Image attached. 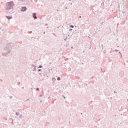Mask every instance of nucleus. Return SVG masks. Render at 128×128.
Returning a JSON list of instances; mask_svg holds the SVG:
<instances>
[{"label": "nucleus", "instance_id": "39448f33", "mask_svg": "<svg viewBox=\"0 0 128 128\" xmlns=\"http://www.w3.org/2000/svg\"><path fill=\"white\" fill-rule=\"evenodd\" d=\"M52 80L53 82H54V81L56 80V78H52Z\"/></svg>", "mask_w": 128, "mask_h": 128}, {"label": "nucleus", "instance_id": "0eeeda50", "mask_svg": "<svg viewBox=\"0 0 128 128\" xmlns=\"http://www.w3.org/2000/svg\"><path fill=\"white\" fill-rule=\"evenodd\" d=\"M70 28H74V26L71 25V26H70Z\"/></svg>", "mask_w": 128, "mask_h": 128}, {"label": "nucleus", "instance_id": "a878e982", "mask_svg": "<svg viewBox=\"0 0 128 128\" xmlns=\"http://www.w3.org/2000/svg\"><path fill=\"white\" fill-rule=\"evenodd\" d=\"M40 74H42L40 73Z\"/></svg>", "mask_w": 128, "mask_h": 128}, {"label": "nucleus", "instance_id": "1a4fd4ad", "mask_svg": "<svg viewBox=\"0 0 128 128\" xmlns=\"http://www.w3.org/2000/svg\"><path fill=\"white\" fill-rule=\"evenodd\" d=\"M41 70H40V69H38V72H40Z\"/></svg>", "mask_w": 128, "mask_h": 128}, {"label": "nucleus", "instance_id": "5701e85b", "mask_svg": "<svg viewBox=\"0 0 128 128\" xmlns=\"http://www.w3.org/2000/svg\"><path fill=\"white\" fill-rule=\"evenodd\" d=\"M64 98H66V97L64 96Z\"/></svg>", "mask_w": 128, "mask_h": 128}, {"label": "nucleus", "instance_id": "9b49d317", "mask_svg": "<svg viewBox=\"0 0 128 128\" xmlns=\"http://www.w3.org/2000/svg\"><path fill=\"white\" fill-rule=\"evenodd\" d=\"M115 52H118V50H115Z\"/></svg>", "mask_w": 128, "mask_h": 128}, {"label": "nucleus", "instance_id": "ddd939ff", "mask_svg": "<svg viewBox=\"0 0 128 128\" xmlns=\"http://www.w3.org/2000/svg\"><path fill=\"white\" fill-rule=\"evenodd\" d=\"M66 38H66L64 39V40H66Z\"/></svg>", "mask_w": 128, "mask_h": 128}, {"label": "nucleus", "instance_id": "f03ea898", "mask_svg": "<svg viewBox=\"0 0 128 128\" xmlns=\"http://www.w3.org/2000/svg\"><path fill=\"white\" fill-rule=\"evenodd\" d=\"M33 18H34V20H36V18H38L36 13L33 14Z\"/></svg>", "mask_w": 128, "mask_h": 128}, {"label": "nucleus", "instance_id": "20e7f679", "mask_svg": "<svg viewBox=\"0 0 128 128\" xmlns=\"http://www.w3.org/2000/svg\"><path fill=\"white\" fill-rule=\"evenodd\" d=\"M7 18H8V20H10V18H12V17L10 16H6Z\"/></svg>", "mask_w": 128, "mask_h": 128}, {"label": "nucleus", "instance_id": "6ab92c4d", "mask_svg": "<svg viewBox=\"0 0 128 128\" xmlns=\"http://www.w3.org/2000/svg\"><path fill=\"white\" fill-rule=\"evenodd\" d=\"M70 4H71V6H72V3H71Z\"/></svg>", "mask_w": 128, "mask_h": 128}, {"label": "nucleus", "instance_id": "423d86ee", "mask_svg": "<svg viewBox=\"0 0 128 128\" xmlns=\"http://www.w3.org/2000/svg\"><path fill=\"white\" fill-rule=\"evenodd\" d=\"M57 80H60V78L58 77Z\"/></svg>", "mask_w": 128, "mask_h": 128}, {"label": "nucleus", "instance_id": "aec40b11", "mask_svg": "<svg viewBox=\"0 0 128 128\" xmlns=\"http://www.w3.org/2000/svg\"><path fill=\"white\" fill-rule=\"evenodd\" d=\"M114 93L116 92V91L114 92Z\"/></svg>", "mask_w": 128, "mask_h": 128}, {"label": "nucleus", "instance_id": "dca6fc26", "mask_svg": "<svg viewBox=\"0 0 128 128\" xmlns=\"http://www.w3.org/2000/svg\"><path fill=\"white\" fill-rule=\"evenodd\" d=\"M42 102V100H40V102Z\"/></svg>", "mask_w": 128, "mask_h": 128}, {"label": "nucleus", "instance_id": "f3484780", "mask_svg": "<svg viewBox=\"0 0 128 128\" xmlns=\"http://www.w3.org/2000/svg\"><path fill=\"white\" fill-rule=\"evenodd\" d=\"M118 54H120V52H118Z\"/></svg>", "mask_w": 128, "mask_h": 128}, {"label": "nucleus", "instance_id": "9d476101", "mask_svg": "<svg viewBox=\"0 0 128 128\" xmlns=\"http://www.w3.org/2000/svg\"><path fill=\"white\" fill-rule=\"evenodd\" d=\"M42 68V66H40L38 67L39 68Z\"/></svg>", "mask_w": 128, "mask_h": 128}, {"label": "nucleus", "instance_id": "2eb2a0df", "mask_svg": "<svg viewBox=\"0 0 128 128\" xmlns=\"http://www.w3.org/2000/svg\"><path fill=\"white\" fill-rule=\"evenodd\" d=\"M48 98H50V96L48 97Z\"/></svg>", "mask_w": 128, "mask_h": 128}, {"label": "nucleus", "instance_id": "412c9836", "mask_svg": "<svg viewBox=\"0 0 128 128\" xmlns=\"http://www.w3.org/2000/svg\"><path fill=\"white\" fill-rule=\"evenodd\" d=\"M66 8H68L66 7Z\"/></svg>", "mask_w": 128, "mask_h": 128}, {"label": "nucleus", "instance_id": "f8f14e48", "mask_svg": "<svg viewBox=\"0 0 128 128\" xmlns=\"http://www.w3.org/2000/svg\"><path fill=\"white\" fill-rule=\"evenodd\" d=\"M70 30H72V29L70 28Z\"/></svg>", "mask_w": 128, "mask_h": 128}, {"label": "nucleus", "instance_id": "a211bd4d", "mask_svg": "<svg viewBox=\"0 0 128 128\" xmlns=\"http://www.w3.org/2000/svg\"><path fill=\"white\" fill-rule=\"evenodd\" d=\"M71 48H73V47H72H72H71Z\"/></svg>", "mask_w": 128, "mask_h": 128}, {"label": "nucleus", "instance_id": "393cba45", "mask_svg": "<svg viewBox=\"0 0 128 128\" xmlns=\"http://www.w3.org/2000/svg\"><path fill=\"white\" fill-rule=\"evenodd\" d=\"M40 96H42V95H40Z\"/></svg>", "mask_w": 128, "mask_h": 128}, {"label": "nucleus", "instance_id": "4be33fe9", "mask_svg": "<svg viewBox=\"0 0 128 128\" xmlns=\"http://www.w3.org/2000/svg\"><path fill=\"white\" fill-rule=\"evenodd\" d=\"M44 34H46V32H44Z\"/></svg>", "mask_w": 128, "mask_h": 128}, {"label": "nucleus", "instance_id": "6e6552de", "mask_svg": "<svg viewBox=\"0 0 128 128\" xmlns=\"http://www.w3.org/2000/svg\"><path fill=\"white\" fill-rule=\"evenodd\" d=\"M36 90H40V88H36Z\"/></svg>", "mask_w": 128, "mask_h": 128}, {"label": "nucleus", "instance_id": "4468645a", "mask_svg": "<svg viewBox=\"0 0 128 128\" xmlns=\"http://www.w3.org/2000/svg\"><path fill=\"white\" fill-rule=\"evenodd\" d=\"M102 46H104V45L102 44Z\"/></svg>", "mask_w": 128, "mask_h": 128}, {"label": "nucleus", "instance_id": "b1692460", "mask_svg": "<svg viewBox=\"0 0 128 128\" xmlns=\"http://www.w3.org/2000/svg\"><path fill=\"white\" fill-rule=\"evenodd\" d=\"M80 18H82V16H80Z\"/></svg>", "mask_w": 128, "mask_h": 128}, {"label": "nucleus", "instance_id": "7ed1b4c3", "mask_svg": "<svg viewBox=\"0 0 128 128\" xmlns=\"http://www.w3.org/2000/svg\"><path fill=\"white\" fill-rule=\"evenodd\" d=\"M22 12H26V7H22Z\"/></svg>", "mask_w": 128, "mask_h": 128}, {"label": "nucleus", "instance_id": "f257e3e1", "mask_svg": "<svg viewBox=\"0 0 128 128\" xmlns=\"http://www.w3.org/2000/svg\"><path fill=\"white\" fill-rule=\"evenodd\" d=\"M12 6H14V2H8L6 4V10H10V8H12Z\"/></svg>", "mask_w": 128, "mask_h": 128}]
</instances>
